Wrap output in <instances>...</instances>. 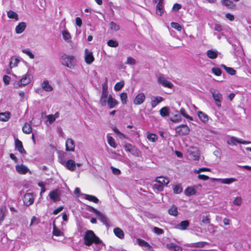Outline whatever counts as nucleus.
<instances>
[{
	"instance_id": "nucleus-60",
	"label": "nucleus",
	"mask_w": 251,
	"mask_h": 251,
	"mask_svg": "<svg viewBox=\"0 0 251 251\" xmlns=\"http://www.w3.org/2000/svg\"><path fill=\"white\" fill-rule=\"evenodd\" d=\"M23 52L27 54L31 59H33L34 58V55L28 50H27V49L23 50Z\"/></svg>"
},
{
	"instance_id": "nucleus-26",
	"label": "nucleus",
	"mask_w": 251,
	"mask_h": 251,
	"mask_svg": "<svg viewBox=\"0 0 251 251\" xmlns=\"http://www.w3.org/2000/svg\"><path fill=\"white\" fill-rule=\"evenodd\" d=\"M42 88L46 91L50 92L53 90V87L49 84L48 80H45L42 84Z\"/></svg>"
},
{
	"instance_id": "nucleus-56",
	"label": "nucleus",
	"mask_w": 251,
	"mask_h": 251,
	"mask_svg": "<svg viewBox=\"0 0 251 251\" xmlns=\"http://www.w3.org/2000/svg\"><path fill=\"white\" fill-rule=\"evenodd\" d=\"M153 231L157 235H161L164 233V230L156 226L153 227Z\"/></svg>"
},
{
	"instance_id": "nucleus-29",
	"label": "nucleus",
	"mask_w": 251,
	"mask_h": 251,
	"mask_svg": "<svg viewBox=\"0 0 251 251\" xmlns=\"http://www.w3.org/2000/svg\"><path fill=\"white\" fill-rule=\"evenodd\" d=\"M53 231L52 234L53 235L55 236H60L63 235V233L60 231V230L57 227L55 222L53 223Z\"/></svg>"
},
{
	"instance_id": "nucleus-15",
	"label": "nucleus",
	"mask_w": 251,
	"mask_h": 251,
	"mask_svg": "<svg viewBox=\"0 0 251 251\" xmlns=\"http://www.w3.org/2000/svg\"><path fill=\"white\" fill-rule=\"evenodd\" d=\"M15 167L16 171L20 174H26L29 171L28 168L23 164L17 165Z\"/></svg>"
},
{
	"instance_id": "nucleus-50",
	"label": "nucleus",
	"mask_w": 251,
	"mask_h": 251,
	"mask_svg": "<svg viewBox=\"0 0 251 251\" xmlns=\"http://www.w3.org/2000/svg\"><path fill=\"white\" fill-rule=\"evenodd\" d=\"M99 217V220L101 221L103 224L107 225V220L105 216L100 212V214L97 215Z\"/></svg>"
},
{
	"instance_id": "nucleus-53",
	"label": "nucleus",
	"mask_w": 251,
	"mask_h": 251,
	"mask_svg": "<svg viewBox=\"0 0 251 251\" xmlns=\"http://www.w3.org/2000/svg\"><path fill=\"white\" fill-rule=\"evenodd\" d=\"M212 72L216 76H220L222 74L221 70L217 67H214L212 69Z\"/></svg>"
},
{
	"instance_id": "nucleus-31",
	"label": "nucleus",
	"mask_w": 251,
	"mask_h": 251,
	"mask_svg": "<svg viewBox=\"0 0 251 251\" xmlns=\"http://www.w3.org/2000/svg\"><path fill=\"white\" fill-rule=\"evenodd\" d=\"M185 194L187 196H190L196 194V191L193 187H188L184 191Z\"/></svg>"
},
{
	"instance_id": "nucleus-59",
	"label": "nucleus",
	"mask_w": 251,
	"mask_h": 251,
	"mask_svg": "<svg viewBox=\"0 0 251 251\" xmlns=\"http://www.w3.org/2000/svg\"><path fill=\"white\" fill-rule=\"evenodd\" d=\"M47 121L50 123L52 124L55 120V117L52 114L49 115L47 116Z\"/></svg>"
},
{
	"instance_id": "nucleus-21",
	"label": "nucleus",
	"mask_w": 251,
	"mask_h": 251,
	"mask_svg": "<svg viewBox=\"0 0 251 251\" xmlns=\"http://www.w3.org/2000/svg\"><path fill=\"white\" fill-rule=\"evenodd\" d=\"M26 27V24L25 22H21L16 26L15 31L18 34L22 33Z\"/></svg>"
},
{
	"instance_id": "nucleus-24",
	"label": "nucleus",
	"mask_w": 251,
	"mask_h": 251,
	"mask_svg": "<svg viewBox=\"0 0 251 251\" xmlns=\"http://www.w3.org/2000/svg\"><path fill=\"white\" fill-rule=\"evenodd\" d=\"M198 115L200 119L203 123H206L208 121V116L207 114L202 111H198Z\"/></svg>"
},
{
	"instance_id": "nucleus-17",
	"label": "nucleus",
	"mask_w": 251,
	"mask_h": 251,
	"mask_svg": "<svg viewBox=\"0 0 251 251\" xmlns=\"http://www.w3.org/2000/svg\"><path fill=\"white\" fill-rule=\"evenodd\" d=\"M189 225L190 223L188 220H184L177 224L176 225V228L181 230H184L187 228Z\"/></svg>"
},
{
	"instance_id": "nucleus-39",
	"label": "nucleus",
	"mask_w": 251,
	"mask_h": 251,
	"mask_svg": "<svg viewBox=\"0 0 251 251\" xmlns=\"http://www.w3.org/2000/svg\"><path fill=\"white\" fill-rule=\"evenodd\" d=\"M130 152L135 157L141 156V151L135 146L133 147Z\"/></svg>"
},
{
	"instance_id": "nucleus-11",
	"label": "nucleus",
	"mask_w": 251,
	"mask_h": 251,
	"mask_svg": "<svg viewBox=\"0 0 251 251\" xmlns=\"http://www.w3.org/2000/svg\"><path fill=\"white\" fill-rule=\"evenodd\" d=\"M107 103L109 108L111 109L116 106L119 102L117 100L113 98L111 95H109L107 99Z\"/></svg>"
},
{
	"instance_id": "nucleus-48",
	"label": "nucleus",
	"mask_w": 251,
	"mask_h": 251,
	"mask_svg": "<svg viewBox=\"0 0 251 251\" xmlns=\"http://www.w3.org/2000/svg\"><path fill=\"white\" fill-rule=\"evenodd\" d=\"M107 45L109 47L116 48L119 46V43L117 41L113 40L112 39L109 40L107 42Z\"/></svg>"
},
{
	"instance_id": "nucleus-13",
	"label": "nucleus",
	"mask_w": 251,
	"mask_h": 251,
	"mask_svg": "<svg viewBox=\"0 0 251 251\" xmlns=\"http://www.w3.org/2000/svg\"><path fill=\"white\" fill-rule=\"evenodd\" d=\"M158 81L159 83L161 84L163 86L169 88H172L173 87V84L168 81L163 76H161L158 78Z\"/></svg>"
},
{
	"instance_id": "nucleus-42",
	"label": "nucleus",
	"mask_w": 251,
	"mask_h": 251,
	"mask_svg": "<svg viewBox=\"0 0 251 251\" xmlns=\"http://www.w3.org/2000/svg\"><path fill=\"white\" fill-rule=\"evenodd\" d=\"M110 28L114 31H118L120 29V26L114 22H111L109 24Z\"/></svg>"
},
{
	"instance_id": "nucleus-18",
	"label": "nucleus",
	"mask_w": 251,
	"mask_h": 251,
	"mask_svg": "<svg viewBox=\"0 0 251 251\" xmlns=\"http://www.w3.org/2000/svg\"><path fill=\"white\" fill-rule=\"evenodd\" d=\"M156 181L161 185H167L170 182L169 178L167 177L163 176L157 177Z\"/></svg>"
},
{
	"instance_id": "nucleus-45",
	"label": "nucleus",
	"mask_w": 251,
	"mask_h": 251,
	"mask_svg": "<svg viewBox=\"0 0 251 251\" xmlns=\"http://www.w3.org/2000/svg\"><path fill=\"white\" fill-rule=\"evenodd\" d=\"M147 137L149 141L152 142H155L157 140V136L153 133L148 134Z\"/></svg>"
},
{
	"instance_id": "nucleus-2",
	"label": "nucleus",
	"mask_w": 251,
	"mask_h": 251,
	"mask_svg": "<svg viewBox=\"0 0 251 251\" xmlns=\"http://www.w3.org/2000/svg\"><path fill=\"white\" fill-rule=\"evenodd\" d=\"M107 80V78H105V82L102 84V94L100 100V103L102 106H104L106 105L107 99L109 96Z\"/></svg>"
},
{
	"instance_id": "nucleus-38",
	"label": "nucleus",
	"mask_w": 251,
	"mask_h": 251,
	"mask_svg": "<svg viewBox=\"0 0 251 251\" xmlns=\"http://www.w3.org/2000/svg\"><path fill=\"white\" fill-rule=\"evenodd\" d=\"M50 198L51 200H53L54 202L58 200L59 196L56 191H52L49 194Z\"/></svg>"
},
{
	"instance_id": "nucleus-22",
	"label": "nucleus",
	"mask_w": 251,
	"mask_h": 251,
	"mask_svg": "<svg viewBox=\"0 0 251 251\" xmlns=\"http://www.w3.org/2000/svg\"><path fill=\"white\" fill-rule=\"evenodd\" d=\"M113 232L115 235L120 239H123L125 236L124 231L120 227H116L114 229Z\"/></svg>"
},
{
	"instance_id": "nucleus-35",
	"label": "nucleus",
	"mask_w": 251,
	"mask_h": 251,
	"mask_svg": "<svg viewBox=\"0 0 251 251\" xmlns=\"http://www.w3.org/2000/svg\"><path fill=\"white\" fill-rule=\"evenodd\" d=\"M137 242L141 247H147L149 249L151 248V246L146 241L143 239H137Z\"/></svg>"
},
{
	"instance_id": "nucleus-43",
	"label": "nucleus",
	"mask_w": 251,
	"mask_h": 251,
	"mask_svg": "<svg viewBox=\"0 0 251 251\" xmlns=\"http://www.w3.org/2000/svg\"><path fill=\"white\" fill-rule=\"evenodd\" d=\"M62 36L64 40L67 41L71 39V35L69 32L67 30L62 31Z\"/></svg>"
},
{
	"instance_id": "nucleus-55",
	"label": "nucleus",
	"mask_w": 251,
	"mask_h": 251,
	"mask_svg": "<svg viewBox=\"0 0 251 251\" xmlns=\"http://www.w3.org/2000/svg\"><path fill=\"white\" fill-rule=\"evenodd\" d=\"M171 26L176 29L178 31H180L182 29L181 26L178 23L176 22H172L171 24Z\"/></svg>"
},
{
	"instance_id": "nucleus-12",
	"label": "nucleus",
	"mask_w": 251,
	"mask_h": 251,
	"mask_svg": "<svg viewBox=\"0 0 251 251\" xmlns=\"http://www.w3.org/2000/svg\"><path fill=\"white\" fill-rule=\"evenodd\" d=\"M151 99V105L152 108L155 107L158 104L163 100V98L160 96H152Z\"/></svg>"
},
{
	"instance_id": "nucleus-34",
	"label": "nucleus",
	"mask_w": 251,
	"mask_h": 251,
	"mask_svg": "<svg viewBox=\"0 0 251 251\" xmlns=\"http://www.w3.org/2000/svg\"><path fill=\"white\" fill-rule=\"evenodd\" d=\"M85 199L89 201H92L95 203L99 202V199L93 195L86 194L85 195Z\"/></svg>"
},
{
	"instance_id": "nucleus-4",
	"label": "nucleus",
	"mask_w": 251,
	"mask_h": 251,
	"mask_svg": "<svg viewBox=\"0 0 251 251\" xmlns=\"http://www.w3.org/2000/svg\"><path fill=\"white\" fill-rule=\"evenodd\" d=\"M176 136H184L188 135L190 132V128L187 125H181L175 128Z\"/></svg>"
},
{
	"instance_id": "nucleus-52",
	"label": "nucleus",
	"mask_w": 251,
	"mask_h": 251,
	"mask_svg": "<svg viewBox=\"0 0 251 251\" xmlns=\"http://www.w3.org/2000/svg\"><path fill=\"white\" fill-rule=\"evenodd\" d=\"M125 63L126 64L135 65L136 64V60L132 57L128 56L127 57L126 61Z\"/></svg>"
},
{
	"instance_id": "nucleus-1",
	"label": "nucleus",
	"mask_w": 251,
	"mask_h": 251,
	"mask_svg": "<svg viewBox=\"0 0 251 251\" xmlns=\"http://www.w3.org/2000/svg\"><path fill=\"white\" fill-rule=\"evenodd\" d=\"M83 239L84 244L87 246H90L93 244L97 245L101 243L99 237L91 230H88L85 232Z\"/></svg>"
},
{
	"instance_id": "nucleus-37",
	"label": "nucleus",
	"mask_w": 251,
	"mask_h": 251,
	"mask_svg": "<svg viewBox=\"0 0 251 251\" xmlns=\"http://www.w3.org/2000/svg\"><path fill=\"white\" fill-rule=\"evenodd\" d=\"M19 63V60L17 58L15 57H12L9 63L10 68H12L15 67L16 66H17Z\"/></svg>"
},
{
	"instance_id": "nucleus-9",
	"label": "nucleus",
	"mask_w": 251,
	"mask_h": 251,
	"mask_svg": "<svg viewBox=\"0 0 251 251\" xmlns=\"http://www.w3.org/2000/svg\"><path fill=\"white\" fill-rule=\"evenodd\" d=\"M15 149L17 150L21 153L26 154V152L24 148L23 143L18 138L15 141Z\"/></svg>"
},
{
	"instance_id": "nucleus-32",
	"label": "nucleus",
	"mask_w": 251,
	"mask_h": 251,
	"mask_svg": "<svg viewBox=\"0 0 251 251\" xmlns=\"http://www.w3.org/2000/svg\"><path fill=\"white\" fill-rule=\"evenodd\" d=\"M160 115L163 117H166L169 115V108L168 107L165 106L162 107L159 110Z\"/></svg>"
},
{
	"instance_id": "nucleus-14",
	"label": "nucleus",
	"mask_w": 251,
	"mask_h": 251,
	"mask_svg": "<svg viewBox=\"0 0 251 251\" xmlns=\"http://www.w3.org/2000/svg\"><path fill=\"white\" fill-rule=\"evenodd\" d=\"M75 144L74 140L71 138H68L66 141V150L68 151H74Z\"/></svg>"
},
{
	"instance_id": "nucleus-5",
	"label": "nucleus",
	"mask_w": 251,
	"mask_h": 251,
	"mask_svg": "<svg viewBox=\"0 0 251 251\" xmlns=\"http://www.w3.org/2000/svg\"><path fill=\"white\" fill-rule=\"evenodd\" d=\"M31 81L29 74H26L19 81L15 83L16 87H20L22 86L27 85L30 83Z\"/></svg>"
},
{
	"instance_id": "nucleus-57",
	"label": "nucleus",
	"mask_w": 251,
	"mask_h": 251,
	"mask_svg": "<svg viewBox=\"0 0 251 251\" xmlns=\"http://www.w3.org/2000/svg\"><path fill=\"white\" fill-rule=\"evenodd\" d=\"M39 222L40 219L34 216L31 218L30 226H31L34 224H38L39 223Z\"/></svg>"
},
{
	"instance_id": "nucleus-62",
	"label": "nucleus",
	"mask_w": 251,
	"mask_h": 251,
	"mask_svg": "<svg viewBox=\"0 0 251 251\" xmlns=\"http://www.w3.org/2000/svg\"><path fill=\"white\" fill-rule=\"evenodd\" d=\"M134 146H132L131 144L129 143L126 144L124 146L125 150L126 151L129 152L131 151Z\"/></svg>"
},
{
	"instance_id": "nucleus-19",
	"label": "nucleus",
	"mask_w": 251,
	"mask_h": 251,
	"mask_svg": "<svg viewBox=\"0 0 251 251\" xmlns=\"http://www.w3.org/2000/svg\"><path fill=\"white\" fill-rule=\"evenodd\" d=\"M217 180L222 184H229L233 182H235L237 180L233 177L226 178H218Z\"/></svg>"
},
{
	"instance_id": "nucleus-41",
	"label": "nucleus",
	"mask_w": 251,
	"mask_h": 251,
	"mask_svg": "<svg viewBox=\"0 0 251 251\" xmlns=\"http://www.w3.org/2000/svg\"><path fill=\"white\" fill-rule=\"evenodd\" d=\"M107 141L108 144L114 148H116L117 147V144L115 143L114 139L110 136H107Z\"/></svg>"
},
{
	"instance_id": "nucleus-33",
	"label": "nucleus",
	"mask_w": 251,
	"mask_h": 251,
	"mask_svg": "<svg viewBox=\"0 0 251 251\" xmlns=\"http://www.w3.org/2000/svg\"><path fill=\"white\" fill-rule=\"evenodd\" d=\"M221 67L224 68L230 75H233L236 74V71L232 68L227 67L224 64H222Z\"/></svg>"
},
{
	"instance_id": "nucleus-46",
	"label": "nucleus",
	"mask_w": 251,
	"mask_h": 251,
	"mask_svg": "<svg viewBox=\"0 0 251 251\" xmlns=\"http://www.w3.org/2000/svg\"><path fill=\"white\" fill-rule=\"evenodd\" d=\"M209 243L206 242L200 241L198 242H196L193 244V247L196 248H203L205 245H208Z\"/></svg>"
},
{
	"instance_id": "nucleus-44",
	"label": "nucleus",
	"mask_w": 251,
	"mask_h": 251,
	"mask_svg": "<svg viewBox=\"0 0 251 251\" xmlns=\"http://www.w3.org/2000/svg\"><path fill=\"white\" fill-rule=\"evenodd\" d=\"M180 114L185 118L190 120V121H193V119L192 117L190 116L186 113L185 109L184 108H181L180 110Z\"/></svg>"
},
{
	"instance_id": "nucleus-7",
	"label": "nucleus",
	"mask_w": 251,
	"mask_h": 251,
	"mask_svg": "<svg viewBox=\"0 0 251 251\" xmlns=\"http://www.w3.org/2000/svg\"><path fill=\"white\" fill-rule=\"evenodd\" d=\"M213 97L215 100L216 104L218 107L221 106V100L222 99V96L218 91L214 90L212 93Z\"/></svg>"
},
{
	"instance_id": "nucleus-6",
	"label": "nucleus",
	"mask_w": 251,
	"mask_h": 251,
	"mask_svg": "<svg viewBox=\"0 0 251 251\" xmlns=\"http://www.w3.org/2000/svg\"><path fill=\"white\" fill-rule=\"evenodd\" d=\"M24 204L26 206H29L33 204L34 201V196L32 193L25 194L23 198Z\"/></svg>"
},
{
	"instance_id": "nucleus-54",
	"label": "nucleus",
	"mask_w": 251,
	"mask_h": 251,
	"mask_svg": "<svg viewBox=\"0 0 251 251\" xmlns=\"http://www.w3.org/2000/svg\"><path fill=\"white\" fill-rule=\"evenodd\" d=\"M242 203V199L241 197H236L233 201V203L235 205H237V206H240L241 205Z\"/></svg>"
},
{
	"instance_id": "nucleus-63",
	"label": "nucleus",
	"mask_w": 251,
	"mask_h": 251,
	"mask_svg": "<svg viewBox=\"0 0 251 251\" xmlns=\"http://www.w3.org/2000/svg\"><path fill=\"white\" fill-rule=\"evenodd\" d=\"M10 79V77L8 75H4L3 77V82L6 85L9 84Z\"/></svg>"
},
{
	"instance_id": "nucleus-10",
	"label": "nucleus",
	"mask_w": 251,
	"mask_h": 251,
	"mask_svg": "<svg viewBox=\"0 0 251 251\" xmlns=\"http://www.w3.org/2000/svg\"><path fill=\"white\" fill-rule=\"evenodd\" d=\"M155 3H157L156 5V14L159 16H161L163 13V0H153Z\"/></svg>"
},
{
	"instance_id": "nucleus-47",
	"label": "nucleus",
	"mask_w": 251,
	"mask_h": 251,
	"mask_svg": "<svg viewBox=\"0 0 251 251\" xmlns=\"http://www.w3.org/2000/svg\"><path fill=\"white\" fill-rule=\"evenodd\" d=\"M125 83L124 81H121L116 83L114 86V89L117 91H120L124 86Z\"/></svg>"
},
{
	"instance_id": "nucleus-23",
	"label": "nucleus",
	"mask_w": 251,
	"mask_h": 251,
	"mask_svg": "<svg viewBox=\"0 0 251 251\" xmlns=\"http://www.w3.org/2000/svg\"><path fill=\"white\" fill-rule=\"evenodd\" d=\"M94 57L92 52L86 54L85 56V61L87 64H91L94 61Z\"/></svg>"
},
{
	"instance_id": "nucleus-16",
	"label": "nucleus",
	"mask_w": 251,
	"mask_h": 251,
	"mask_svg": "<svg viewBox=\"0 0 251 251\" xmlns=\"http://www.w3.org/2000/svg\"><path fill=\"white\" fill-rule=\"evenodd\" d=\"M66 167L71 171H74L76 169V164L74 160L69 159L65 164Z\"/></svg>"
},
{
	"instance_id": "nucleus-25",
	"label": "nucleus",
	"mask_w": 251,
	"mask_h": 251,
	"mask_svg": "<svg viewBox=\"0 0 251 251\" xmlns=\"http://www.w3.org/2000/svg\"><path fill=\"white\" fill-rule=\"evenodd\" d=\"M167 248L169 250H174L175 251H181V248L175 244V243H170L167 244Z\"/></svg>"
},
{
	"instance_id": "nucleus-3",
	"label": "nucleus",
	"mask_w": 251,
	"mask_h": 251,
	"mask_svg": "<svg viewBox=\"0 0 251 251\" xmlns=\"http://www.w3.org/2000/svg\"><path fill=\"white\" fill-rule=\"evenodd\" d=\"M61 59L62 65L71 69L74 67V66L73 65V61L74 59V57L73 56H70L66 55V54H64L61 56Z\"/></svg>"
},
{
	"instance_id": "nucleus-27",
	"label": "nucleus",
	"mask_w": 251,
	"mask_h": 251,
	"mask_svg": "<svg viewBox=\"0 0 251 251\" xmlns=\"http://www.w3.org/2000/svg\"><path fill=\"white\" fill-rule=\"evenodd\" d=\"M22 130L25 134H30L32 132V128L30 124L25 123L22 127Z\"/></svg>"
},
{
	"instance_id": "nucleus-36",
	"label": "nucleus",
	"mask_w": 251,
	"mask_h": 251,
	"mask_svg": "<svg viewBox=\"0 0 251 251\" xmlns=\"http://www.w3.org/2000/svg\"><path fill=\"white\" fill-rule=\"evenodd\" d=\"M7 14L8 17L10 19H14L16 21H18L19 19L18 14L12 10L7 11Z\"/></svg>"
},
{
	"instance_id": "nucleus-40",
	"label": "nucleus",
	"mask_w": 251,
	"mask_h": 251,
	"mask_svg": "<svg viewBox=\"0 0 251 251\" xmlns=\"http://www.w3.org/2000/svg\"><path fill=\"white\" fill-rule=\"evenodd\" d=\"M232 140L235 141L236 143H238L239 144H243V145H247L250 143V142L246 141L245 140H243L241 139H239L238 138H236L235 137H231Z\"/></svg>"
},
{
	"instance_id": "nucleus-58",
	"label": "nucleus",
	"mask_w": 251,
	"mask_h": 251,
	"mask_svg": "<svg viewBox=\"0 0 251 251\" xmlns=\"http://www.w3.org/2000/svg\"><path fill=\"white\" fill-rule=\"evenodd\" d=\"M222 4L226 6L230 7L233 5V2L230 0H223Z\"/></svg>"
},
{
	"instance_id": "nucleus-61",
	"label": "nucleus",
	"mask_w": 251,
	"mask_h": 251,
	"mask_svg": "<svg viewBox=\"0 0 251 251\" xmlns=\"http://www.w3.org/2000/svg\"><path fill=\"white\" fill-rule=\"evenodd\" d=\"M204 224H208L210 222V219L209 216H203L201 220Z\"/></svg>"
},
{
	"instance_id": "nucleus-51",
	"label": "nucleus",
	"mask_w": 251,
	"mask_h": 251,
	"mask_svg": "<svg viewBox=\"0 0 251 251\" xmlns=\"http://www.w3.org/2000/svg\"><path fill=\"white\" fill-rule=\"evenodd\" d=\"M127 94L126 93L123 92L120 95V99L122 101V103L123 104H126L127 103Z\"/></svg>"
},
{
	"instance_id": "nucleus-28",
	"label": "nucleus",
	"mask_w": 251,
	"mask_h": 251,
	"mask_svg": "<svg viewBox=\"0 0 251 251\" xmlns=\"http://www.w3.org/2000/svg\"><path fill=\"white\" fill-rule=\"evenodd\" d=\"M207 56L210 59H215L218 56V51L212 50H209L207 51Z\"/></svg>"
},
{
	"instance_id": "nucleus-20",
	"label": "nucleus",
	"mask_w": 251,
	"mask_h": 251,
	"mask_svg": "<svg viewBox=\"0 0 251 251\" xmlns=\"http://www.w3.org/2000/svg\"><path fill=\"white\" fill-rule=\"evenodd\" d=\"M11 114L9 112L0 113V121L7 122L11 118Z\"/></svg>"
},
{
	"instance_id": "nucleus-64",
	"label": "nucleus",
	"mask_w": 251,
	"mask_h": 251,
	"mask_svg": "<svg viewBox=\"0 0 251 251\" xmlns=\"http://www.w3.org/2000/svg\"><path fill=\"white\" fill-rule=\"evenodd\" d=\"M111 170H112V173L115 174V175H119L121 174V171L118 169V168H114L112 166H111L110 167Z\"/></svg>"
},
{
	"instance_id": "nucleus-8",
	"label": "nucleus",
	"mask_w": 251,
	"mask_h": 251,
	"mask_svg": "<svg viewBox=\"0 0 251 251\" xmlns=\"http://www.w3.org/2000/svg\"><path fill=\"white\" fill-rule=\"evenodd\" d=\"M145 98V94L143 93H140L135 97L133 100V103L135 105H140L144 102Z\"/></svg>"
},
{
	"instance_id": "nucleus-49",
	"label": "nucleus",
	"mask_w": 251,
	"mask_h": 251,
	"mask_svg": "<svg viewBox=\"0 0 251 251\" xmlns=\"http://www.w3.org/2000/svg\"><path fill=\"white\" fill-rule=\"evenodd\" d=\"M174 193L175 194H179L182 191V188L180 184L176 185L173 188Z\"/></svg>"
},
{
	"instance_id": "nucleus-30",
	"label": "nucleus",
	"mask_w": 251,
	"mask_h": 251,
	"mask_svg": "<svg viewBox=\"0 0 251 251\" xmlns=\"http://www.w3.org/2000/svg\"><path fill=\"white\" fill-rule=\"evenodd\" d=\"M168 213L172 216H176L178 215L177 208L175 205H173L169 209Z\"/></svg>"
}]
</instances>
